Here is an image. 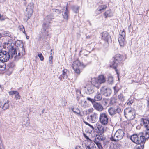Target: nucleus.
Segmentation results:
<instances>
[{
  "label": "nucleus",
  "mask_w": 149,
  "mask_h": 149,
  "mask_svg": "<svg viewBox=\"0 0 149 149\" xmlns=\"http://www.w3.org/2000/svg\"><path fill=\"white\" fill-rule=\"evenodd\" d=\"M83 134L84 137L87 140H90L88 136H87V135L85 134V133H83Z\"/></svg>",
  "instance_id": "obj_49"
},
{
  "label": "nucleus",
  "mask_w": 149,
  "mask_h": 149,
  "mask_svg": "<svg viewBox=\"0 0 149 149\" xmlns=\"http://www.w3.org/2000/svg\"><path fill=\"white\" fill-rule=\"evenodd\" d=\"M1 101H0V108H1Z\"/></svg>",
  "instance_id": "obj_62"
},
{
  "label": "nucleus",
  "mask_w": 149,
  "mask_h": 149,
  "mask_svg": "<svg viewBox=\"0 0 149 149\" xmlns=\"http://www.w3.org/2000/svg\"><path fill=\"white\" fill-rule=\"evenodd\" d=\"M5 0H0V1H2V2L4 1Z\"/></svg>",
  "instance_id": "obj_60"
},
{
  "label": "nucleus",
  "mask_w": 149,
  "mask_h": 149,
  "mask_svg": "<svg viewBox=\"0 0 149 149\" xmlns=\"http://www.w3.org/2000/svg\"><path fill=\"white\" fill-rule=\"evenodd\" d=\"M90 37H91V36H89V35L86 36V38L87 39H90L91 38Z\"/></svg>",
  "instance_id": "obj_54"
},
{
  "label": "nucleus",
  "mask_w": 149,
  "mask_h": 149,
  "mask_svg": "<svg viewBox=\"0 0 149 149\" xmlns=\"http://www.w3.org/2000/svg\"><path fill=\"white\" fill-rule=\"evenodd\" d=\"M3 36H11V35L10 33L8 31H4L3 33Z\"/></svg>",
  "instance_id": "obj_32"
},
{
  "label": "nucleus",
  "mask_w": 149,
  "mask_h": 149,
  "mask_svg": "<svg viewBox=\"0 0 149 149\" xmlns=\"http://www.w3.org/2000/svg\"><path fill=\"white\" fill-rule=\"evenodd\" d=\"M59 79L60 80H61V79H62V78H61V76H60V77H59Z\"/></svg>",
  "instance_id": "obj_59"
},
{
  "label": "nucleus",
  "mask_w": 149,
  "mask_h": 149,
  "mask_svg": "<svg viewBox=\"0 0 149 149\" xmlns=\"http://www.w3.org/2000/svg\"><path fill=\"white\" fill-rule=\"evenodd\" d=\"M118 99L121 101H123L124 100V97L123 96V95L120 93L118 95Z\"/></svg>",
  "instance_id": "obj_35"
},
{
  "label": "nucleus",
  "mask_w": 149,
  "mask_h": 149,
  "mask_svg": "<svg viewBox=\"0 0 149 149\" xmlns=\"http://www.w3.org/2000/svg\"><path fill=\"white\" fill-rule=\"evenodd\" d=\"M93 106L95 110L99 112H101L104 110L103 107L100 103L95 102L93 104Z\"/></svg>",
  "instance_id": "obj_14"
},
{
  "label": "nucleus",
  "mask_w": 149,
  "mask_h": 149,
  "mask_svg": "<svg viewBox=\"0 0 149 149\" xmlns=\"http://www.w3.org/2000/svg\"><path fill=\"white\" fill-rule=\"evenodd\" d=\"M141 121L146 130L145 132L147 134L146 138H149V114L141 118Z\"/></svg>",
  "instance_id": "obj_6"
},
{
  "label": "nucleus",
  "mask_w": 149,
  "mask_h": 149,
  "mask_svg": "<svg viewBox=\"0 0 149 149\" xmlns=\"http://www.w3.org/2000/svg\"><path fill=\"white\" fill-rule=\"evenodd\" d=\"M0 149H4L3 144L2 143V140L0 136Z\"/></svg>",
  "instance_id": "obj_39"
},
{
  "label": "nucleus",
  "mask_w": 149,
  "mask_h": 149,
  "mask_svg": "<svg viewBox=\"0 0 149 149\" xmlns=\"http://www.w3.org/2000/svg\"><path fill=\"white\" fill-rule=\"evenodd\" d=\"M21 30H22V31L23 33H25V29H24V27L22 26L21 28H20Z\"/></svg>",
  "instance_id": "obj_47"
},
{
  "label": "nucleus",
  "mask_w": 149,
  "mask_h": 149,
  "mask_svg": "<svg viewBox=\"0 0 149 149\" xmlns=\"http://www.w3.org/2000/svg\"><path fill=\"white\" fill-rule=\"evenodd\" d=\"M95 140L97 141H99V142L100 141H102V136H101L99 135H97L95 137Z\"/></svg>",
  "instance_id": "obj_30"
},
{
  "label": "nucleus",
  "mask_w": 149,
  "mask_h": 149,
  "mask_svg": "<svg viewBox=\"0 0 149 149\" xmlns=\"http://www.w3.org/2000/svg\"><path fill=\"white\" fill-rule=\"evenodd\" d=\"M1 42H0V47H1Z\"/></svg>",
  "instance_id": "obj_63"
},
{
  "label": "nucleus",
  "mask_w": 149,
  "mask_h": 149,
  "mask_svg": "<svg viewBox=\"0 0 149 149\" xmlns=\"http://www.w3.org/2000/svg\"><path fill=\"white\" fill-rule=\"evenodd\" d=\"M147 106L149 107V98L147 101Z\"/></svg>",
  "instance_id": "obj_56"
},
{
  "label": "nucleus",
  "mask_w": 149,
  "mask_h": 149,
  "mask_svg": "<svg viewBox=\"0 0 149 149\" xmlns=\"http://www.w3.org/2000/svg\"><path fill=\"white\" fill-rule=\"evenodd\" d=\"M87 100L91 102L92 103L93 105L95 102L94 99H93L89 97H87Z\"/></svg>",
  "instance_id": "obj_37"
},
{
  "label": "nucleus",
  "mask_w": 149,
  "mask_h": 149,
  "mask_svg": "<svg viewBox=\"0 0 149 149\" xmlns=\"http://www.w3.org/2000/svg\"><path fill=\"white\" fill-rule=\"evenodd\" d=\"M107 7V6L105 5H102L100 6V8L98 10L100 11H101L102 10H103L105 9Z\"/></svg>",
  "instance_id": "obj_31"
},
{
  "label": "nucleus",
  "mask_w": 149,
  "mask_h": 149,
  "mask_svg": "<svg viewBox=\"0 0 149 149\" xmlns=\"http://www.w3.org/2000/svg\"><path fill=\"white\" fill-rule=\"evenodd\" d=\"M73 10L75 13H78L79 7L76 6H73L72 7Z\"/></svg>",
  "instance_id": "obj_26"
},
{
  "label": "nucleus",
  "mask_w": 149,
  "mask_h": 149,
  "mask_svg": "<svg viewBox=\"0 0 149 149\" xmlns=\"http://www.w3.org/2000/svg\"><path fill=\"white\" fill-rule=\"evenodd\" d=\"M146 134L145 132V136L143 135L142 133L138 134H133L131 136L130 139L133 142L140 145V146H138L140 149H143L144 143L146 140L149 138H146Z\"/></svg>",
  "instance_id": "obj_2"
},
{
  "label": "nucleus",
  "mask_w": 149,
  "mask_h": 149,
  "mask_svg": "<svg viewBox=\"0 0 149 149\" xmlns=\"http://www.w3.org/2000/svg\"><path fill=\"white\" fill-rule=\"evenodd\" d=\"M20 46L18 48V50H17L16 47L15 46V42L12 40H9L5 43V45L8 49V51H2L1 47H0V60L4 62H7L10 58H12L14 57V59H18V56L21 54H24V48L23 47V44L22 42L19 41Z\"/></svg>",
  "instance_id": "obj_1"
},
{
  "label": "nucleus",
  "mask_w": 149,
  "mask_h": 149,
  "mask_svg": "<svg viewBox=\"0 0 149 149\" xmlns=\"http://www.w3.org/2000/svg\"><path fill=\"white\" fill-rule=\"evenodd\" d=\"M115 109V114L116 113L119 114L121 111V109L120 107H114Z\"/></svg>",
  "instance_id": "obj_29"
},
{
  "label": "nucleus",
  "mask_w": 149,
  "mask_h": 149,
  "mask_svg": "<svg viewBox=\"0 0 149 149\" xmlns=\"http://www.w3.org/2000/svg\"><path fill=\"white\" fill-rule=\"evenodd\" d=\"M123 59V56L120 54H116L111 61L110 64L111 67L113 68L115 70V71L118 77L119 76V74L117 69H116L118 64L120 63Z\"/></svg>",
  "instance_id": "obj_4"
},
{
  "label": "nucleus",
  "mask_w": 149,
  "mask_h": 149,
  "mask_svg": "<svg viewBox=\"0 0 149 149\" xmlns=\"http://www.w3.org/2000/svg\"><path fill=\"white\" fill-rule=\"evenodd\" d=\"M75 149H81V147L80 146H77L75 147Z\"/></svg>",
  "instance_id": "obj_53"
},
{
  "label": "nucleus",
  "mask_w": 149,
  "mask_h": 149,
  "mask_svg": "<svg viewBox=\"0 0 149 149\" xmlns=\"http://www.w3.org/2000/svg\"><path fill=\"white\" fill-rule=\"evenodd\" d=\"M16 94H15V98L16 100H19L20 98V96L19 95V93L17 91L16 92Z\"/></svg>",
  "instance_id": "obj_34"
},
{
  "label": "nucleus",
  "mask_w": 149,
  "mask_h": 149,
  "mask_svg": "<svg viewBox=\"0 0 149 149\" xmlns=\"http://www.w3.org/2000/svg\"><path fill=\"white\" fill-rule=\"evenodd\" d=\"M90 117L93 123L96 122L98 120V114L94 112L91 115Z\"/></svg>",
  "instance_id": "obj_18"
},
{
  "label": "nucleus",
  "mask_w": 149,
  "mask_h": 149,
  "mask_svg": "<svg viewBox=\"0 0 149 149\" xmlns=\"http://www.w3.org/2000/svg\"><path fill=\"white\" fill-rule=\"evenodd\" d=\"M115 109L114 107H111L108 110L109 113L110 115H114L115 114Z\"/></svg>",
  "instance_id": "obj_23"
},
{
  "label": "nucleus",
  "mask_w": 149,
  "mask_h": 149,
  "mask_svg": "<svg viewBox=\"0 0 149 149\" xmlns=\"http://www.w3.org/2000/svg\"><path fill=\"white\" fill-rule=\"evenodd\" d=\"M94 143L96 145L99 149H103V147L101 145V144L99 142V141L95 140L94 141Z\"/></svg>",
  "instance_id": "obj_24"
},
{
  "label": "nucleus",
  "mask_w": 149,
  "mask_h": 149,
  "mask_svg": "<svg viewBox=\"0 0 149 149\" xmlns=\"http://www.w3.org/2000/svg\"><path fill=\"white\" fill-rule=\"evenodd\" d=\"M135 111L131 108L125 109L124 111L125 117L129 120H132L135 117Z\"/></svg>",
  "instance_id": "obj_7"
},
{
  "label": "nucleus",
  "mask_w": 149,
  "mask_h": 149,
  "mask_svg": "<svg viewBox=\"0 0 149 149\" xmlns=\"http://www.w3.org/2000/svg\"><path fill=\"white\" fill-rule=\"evenodd\" d=\"M52 10L54 11L57 13L58 14H60L61 12V11L60 10L55 8L53 9Z\"/></svg>",
  "instance_id": "obj_41"
},
{
  "label": "nucleus",
  "mask_w": 149,
  "mask_h": 149,
  "mask_svg": "<svg viewBox=\"0 0 149 149\" xmlns=\"http://www.w3.org/2000/svg\"><path fill=\"white\" fill-rule=\"evenodd\" d=\"M83 65V64L79 60H77L73 62L72 67L76 73L79 74L80 71L79 67Z\"/></svg>",
  "instance_id": "obj_9"
},
{
  "label": "nucleus",
  "mask_w": 149,
  "mask_h": 149,
  "mask_svg": "<svg viewBox=\"0 0 149 149\" xmlns=\"http://www.w3.org/2000/svg\"><path fill=\"white\" fill-rule=\"evenodd\" d=\"M102 95L101 94L98 92L94 96V100L95 101H99L102 99Z\"/></svg>",
  "instance_id": "obj_19"
},
{
  "label": "nucleus",
  "mask_w": 149,
  "mask_h": 149,
  "mask_svg": "<svg viewBox=\"0 0 149 149\" xmlns=\"http://www.w3.org/2000/svg\"><path fill=\"white\" fill-rule=\"evenodd\" d=\"M84 103H87L86 101H84Z\"/></svg>",
  "instance_id": "obj_64"
},
{
  "label": "nucleus",
  "mask_w": 149,
  "mask_h": 149,
  "mask_svg": "<svg viewBox=\"0 0 149 149\" xmlns=\"http://www.w3.org/2000/svg\"><path fill=\"white\" fill-rule=\"evenodd\" d=\"M102 131L101 130V131L99 130V133L100 134V135H102L104 131L103 130V129H102Z\"/></svg>",
  "instance_id": "obj_52"
},
{
  "label": "nucleus",
  "mask_w": 149,
  "mask_h": 149,
  "mask_svg": "<svg viewBox=\"0 0 149 149\" xmlns=\"http://www.w3.org/2000/svg\"><path fill=\"white\" fill-rule=\"evenodd\" d=\"M101 36L102 39L108 43L109 42L111 41V37L107 32L104 31L101 33Z\"/></svg>",
  "instance_id": "obj_11"
},
{
  "label": "nucleus",
  "mask_w": 149,
  "mask_h": 149,
  "mask_svg": "<svg viewBox=\"0 0 149 149\" xmlns=\"http://www.w3.org/2000/svg\"><path fill=\"white\" fill-rule=\"evenodd\" d=\"M97 79L100 84L104 83L105 81V79L103 75L99 76Z\"/></svg>",
  "instance_id": "obj_22"
},
{
  "label": "nucleus",
  "mask_w": 149,
  "mask_h": 149,
  "mask_svg": "<svg viewBox=\"0 0 149 149\" xmlns=\"http://www.w3.org/2000/svg\"><path fill=\"white\" fill-rule=\"evenodd\" d=\"M29 121L28 120H26V122L25 123V121H24V122L23 123V124L26 125V126H27L29 124Z\"/></svg>",
  "instance_id": "obj_44"
},
{
  "label": "nucleus",
  "mask_w": 149,
  "mask_h": 149,
  "mask_svg": "<svg viewBox=\"0 0 149 149\" xmlns=\"http://www.w3.org/2000/svg\"><path fill=\"white\" fill-rule=\"evenodd\" d=\"M89 127L92 129V130H94V128L92 125H90Z\"/></svg>",
  "instance_id": "obj_55"
},
{
  "label": "nucleus",
  "mask_w": 149,
  "mask_h": 149,
  "mask_svg": "<svg viewBox=\"0 0 149 149\" xmlns=\"http://www.w3.org/2000/svg\"><path fill=\"white\" fill-rule=\"evenodd\" d=\"M79 96H77V100L78 101H79Z\"/></svg>",
  "instance_id": "obj_58"
},
{
  "label": "nucleus",
  "mask_w": 149,
  "mask_h": 149,
  "mask_svg": "<svg viewBox=\"0 0 149 149\" xmlns=\"http://www.w3.org/2000/svg\"><path fill=\"white\" fill-rule=\"evenodd\" d=\"M68 72L67 69H64L63 70L62 77L63 79H67L68 78Z\"/></svg>",
  "instance_id": "obj_21"
},
{
  "label": "nucleus",
  "mask_w": 149,
  "mask_h": 149,
  "mask_svg": "<svg viewBox=\"0 0 149 149\" xmlns=\"http://www.w3.org/2000/svg\"><path fill=\"white\" fill-rule=\"evenodd\" d=\"M113 77L111 76H109L108 78V82L109 84H112L113 82Z\"/></svg>",
  "instance_id": "obj_28"
},
{
  "label": "nucleus",
  "mask_w": 149,
  "mask_h": 149,
  "mask_svg": "<svg viewBox=\"0 0 149 149\" xmlns=\"http://www.w3.org/2000/svg\"><path fill=\"white\" fill-rule=\"evenodd\" d=\"M3 62H4L3 61L0 60V69L2 68L3 66ZM0 70H1V69H0Z\"/></svg>",
  "instance_id": "obj_45"
},
{
  "label": "nucleus",
  "mask_w": 149,
  "mask_h": 149,
  "mask_svg": "<svg viewBox=\"0 0 149 149\" xmlns=\"http://www.w3.org/2000/svg\"><path fill=\"white\" fill-rule=\"evenodd\" d=\"M86 149H96V147L94 144L92 145V147L91 148L89 146H85Z\"/></svg>",
  "instance_id": "obj_33"
},
{
  "label": "nucleus",
  "mask_w": 149,
  "mask_h": 149,
  "mask_svg": "<svg viewBox=\"0 0 149 149\" xmlns=\"http://www.w3.org/2000/svg\"><path fill=\"white\" fill-rule=\"evenodd\" d=\"M76 92L77 95H79L81 94V91L79 89H76Z\"/></svg>",
  "instance_id": "obj_48"
},
{
  "label": "nucleus",
  "mask_w": 149,
  "mask_h": 149,
  "mask_svg": "<svg viewBox=\"0 0 149 149\" xmlns=\"http://www.w3.org/2000/svg\"><path fill=\"white\" fill-rule=\"evenodd\" d=\"M92 84L93 86L96 87L97 88H99L100 85L99 80L97 78H94L92 79Z\"/></svg>",
  "instance_id": "obj_17"
},
{
  "label": "nucleus",
  "mask_w": 149,
  "mask_h": 149,
  "mask_svg": "<svg viewBox=\"0 0 149 149\" xmlns=\"http://www.w3.org/2000/svg\"><path fill=\"white\" fill-rule=\"evenodd\" d=\"M116 87L115 86L114 87H113L114 90V93L115 94H116L117 93V92L118 91V90H116Z\"/></svg>",
  "instance_id": "obj_51"
},
{
  "label": "nucleus",
  "mask_w": 149,
  "mask_h": 149,
  "mask_svg": "<svg viewBox=\"0 0 149 149\" xmlns=\"http://www.w3.org/2000/svg\"><path fill=\"white\" fill-rule=\"evenodd\" d=\"M133 102V101L132 100L129 99L127 101L126 103L127 105L130 106Z\"/></svg>",
  "instance_id": "obj_36"
},
{
  "label": "nucleus",
  "mask_w": 149,
  "mask_h": 149,
  "mask_svg": "<svg viewBox=\"0 0 149 149\" xmlns=\"http://www.w3.org/2000/svg\"><path fill=\"white\" fill-rule=\"evenodd\" d=\"M85 88L87 89V92L89 94H92L94 92V86L91 84H87Z\"/></svg>",
  "instance_id": "obj_16"
},
{
  "label": "nucleus",
  "mask_w": 149,
  "mask_h": 149,
  "mask_svg": "<svg viewBox=\"0 0 149 149\" xmlns=\"http://www.w3.org/2000/svg\"><path fill=\"white\" fill-rule=\"evenodd\" d=\"M48 17H47L45 19V22H44L42 26L41 31L39 34L38 40L40 41L43 39H46L49 35V29L50 27L49 25L51 19H49L47 21Z\"/></svg>",
  "instance_id": "obj_3"
},
{
  "label": "nucleus",
  "mask_w": 149,
  "mask_h": 149,
  "mask_svg": "<svg viewBox=\"0 0 149 149\" xmlns=\"http://www.w3.org/2000/svg\"><path fill=\"white\" fill-rule=\"evenodd\" d=\"M17 92V91H10L8 93L10 95H12L14 94L15 95L16 93V92Z\"/></svg>",
  "instance_id": "obj_43"
},
{
  "label": "nucleus",
  "mask_w": 149,
  "mask_h": 149,
  "mask_svg": "<svg viewBox=\"0 0 149 149\" xmlns=\"http://www.w3.org/2000/svg\"><path fill=\"white\" fill-rule=\"evenodd\" d=\"M111 12V10H109L107 11L105 13H104V15L105 18H107L108 17H109L111 15L110 14V13Z\"/></svg>",
  "instance_id": "obj_27"
},
{
  "label": "nucleus",
  "mask_w": 149,
  "mask_h": 149,
  "mask_svg": "<svg viewBox=\"0 0 149 149\" xmlns=\"http://www.w3.org/2000/svg\"><path fill=\"white\" fill-rule=\"evenodd\" d=\"M90 125H90V124L88 123V124H87V125H88L89 126H90Z\"/></svg>",
  "instance_id": "obj_61"
},
{
  "label": "nucleus",
  "mask_w": 149,
  "mask_h": 149,
  "mask_svg": "<svg viewBox=\"0 0 149 149\" xmlns=\"http://www.w3.org/2000/svg\"><path fill=\"white\" fill-rule=\"evenodd\" d=\"M100 91L102 94L106 97L109 96L112 93L111 89L105 86L101 88Z\"/></svg>",
  "instance_id": "obj_12"
},
{
  "label": "nucleus",
  "mask_w": 149,
  "mask_h": 149,
  "mask_svg": "<svg viewBox=\"0 0 149 149\" xmlns=\"http://www.w3.org/2000/svg\"><path fill=\"white\" fill-rule=\"evenodd\" d=\"M38 56L41 61H42L44 60V58L42 53H38Z\"/></svg>",
  "instance_id": "obj_38"
},
{
  "label": "nucleus",
  "mask_w": 149,
  "mask_h": 149,
  "mask_svg": "<svg viewBox=\"0 0 149 149\" xmlns=\"http://www.w3.org/2000/svg\"><path fill=\"white\" fill-rule=\"evenodd\" d=\"M52 49H51V52H52ZM51 55L50 56H49V61L50 63H52V60L53 58V56L52 55V53H51V54H50Z\"/></svg>",
  "instance_id": "obj_42"
},
{
  "label": "nucleus",
  "mask_w": 149,
  "mask_h": 149,
  "mask_svg": "<svg viewBox=\"0 0 149 149\" xmlns=\"http://www.w3.org/2000/svg\"><path fill=\"white\" fill-rule=\"evenodd\" d=\"M72 110L73 112L77 114H80L81 112L79 109L78 108H73L72 109Z\"/></svg>",
  "instance_id": "obj_25"
},
{
  "label": "nucleus",
  "mask_w": 149,
  "mask_h": 149,
  "mask_svg": "<svg viewBox=\"0 0 149 149\" xmlns=\"http://www.w3.org/2000/svg\"><path fill=\"white\" fill-rule=\"evenodd\" d=\"M65 11L63 14L62 15L63 17V18L64 19L68 20V14L69 12L67 10V7L66 8Z\"/></svg>",
  "instance_id": "obj_20"
},
{
  "label": "nucleus",
  "mask_w": 149,
  "mask_h": 149,
  "mask_svg": "<svg viewBox=\"0 0 149 149\" xmlns=\"http://www.w3.org/2000/svg\"><path fill=\"white\" fill-rule=\"evenodd\" d=\"M93 109L92 108H91L88 109V112L91 113L93 112Z\"/></svg>",
  "instance_id": "obj_46"
},
{
  "label": "nucleus",
  "mask_w": 149,
  "mask_h": 149,
  "mask_svg": "<svg viewBox=\"0 0 149 149\" xmlns=\"http://www.w3.org/2000/svg\"><path fill=\"white\" fill-rule=\"evenodd\" d=\"M125 33L124 31H123L121 32H120L118 40L120 45L121 46L123 47L125 42Z\"/></svg>",
  "instance_id": "obj_10"
},
{
  "label": "nucleus",
  "mask_w": 149,
  "mask_h": 149,
  "mask_svg": "<svg viewBox=\"0 0 149 149\" xmlns=\"http://www.w3.org/2000/svg\"><path fill=\"white\" fill-rule=\"evenodd\" d=\"M99 121L102 125H107L108 123V118L107 114L105 113H100L99 117Z\"/></svg>",
  "instance_id": "obj_8"
},
{
  "label": "nucleus",
  "mask_w": 149,
  "mask_h": 149,
  "mask_svg": "<svg viewBox=\"0 0 149 149\" xmlns=\"http://www.w3.org/2000/svg\"><path fill=\"white\" fill-rule=\"evenodd\" d=\"M5 20V18H4L3 16H2L0 14V20L3 21Z\"/></svg>",
  "instance_id": "obj_50"
},
{
  "label": "nucleus",
  "mask_w": 149,
  "mask_h": 149,
  "mask_svg": "<svg viewBox=\"0 0 149 149\" xmlns=\"http://www.w3.org/2000/svg\"><path fill=\"white\" fill-rule=\"evenodd\" d=\"M125 133L121 129L118 130L114 134H112L110 139L112 141H116L121 139L124 136Z\"/></svg>",
  "instance_id": "obj_5"
},
{
  "label": "nucleus",
  "mask_w": 149,
  "mask_h": 149,
  "mask_svg": "<svg viewBox=\"0 0 149 149\" xmlns=\"http://www.w3.org/2000/svg\"><path fill=\"white\" fill-rule=\"evenodd\" d=\"M33 3H29L27 6L26 11L29 16H31L33 12Z\"/></svg>",
  "instance_id": "obj_13"
},
{
  "label": "nucleus",
  "mask_w": 149,
  "mask_h": 149,
  "mask_svg": "<svg viewBox=\"0 0 149 149\" xmlns=\"http://www.w3.org/2000/svg\"><path fill=\"white\" fill-rule=\"evenodd\" d=\"M84 122L86 125H87V124H88V123L86 121H84Z\"/></svg>",
  "instance_id": "obj_57"
},
{
  "label": "nucleus",
  "mask_w": 149,
  "mask_h": 149,
  "mask_svg": "<svg viewBox=\"0 0 149 149\" xmlns=\"http://www.w3.org/2000/svg\"><path fill=\"white\" fill-rule=\"evenodd\" d=\"M117 102V100L114 98L111 99V104H113L116 103Z\"/></svg>",
  "instance_id": "obj_40"
},
{
  "label": "nucleus",
  "mask_w": 149,
  "mask_h": 149,
  "mask_svg": "<svg viewBox=\"0 0 149 149\" xmlns=\"http://www.w3.org/2000/svg\"><path fill=\"white\" fill-rule=\"evenodd\" d=\"M9 101L6 100L1 101V108L3 110H6L9 108Z\"/></svg>",
  "instance_id": "obj_15"
}]
</instances>
